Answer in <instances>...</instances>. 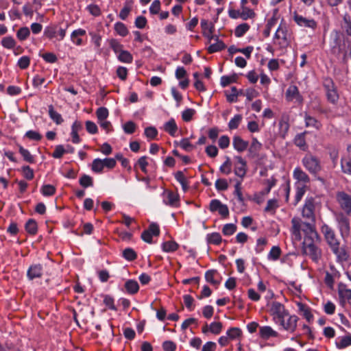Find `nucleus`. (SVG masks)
I'll return each mask as SVG.
<instances>
[{
    "mask_svg": "<svg viewBox=\"0 0 351 351\" xmlns=\"http://www.w3.org/2000/svg\"><path fill=\"white\" fill-rule=\"evenodd\" d=\"M241 93L242 91H239L235 86H232L230 90L225 91L227 100L230 103L236 102L237 101L238 95Z\"/></svg>",
    "mask_w": 351,
    "mask_h": 351,
    "instance_id": "bb28decb",
    "label": "nucleus"
},
{
    "mask_svg": "<svg viewBox=\"0 0 351 351\" xmlns=\"http://www.w3.org/2000/svg\"><path fill=\"white\" fill-rule=\"evenodd\" d=\"M236 80H237V77L235 75H232V76L223 75L221 77L220 83H221V86L225 87V86H227L228 85H229L230 84L236 82Z\"/></svg>",
    "mask_w": 351,
    "mask_h": 351,
    "instance_id": "e2e57ef3",
    "label": "nucleus"
},
{
    "mask_svg": "<svg viewBox=\"0 0 351 351\" xmlns=\"http://www.w3.org/2000/svg\"><path fill=\"white\" fill-rule=\"evenodd\" d=\"M281 250L278 246H273L268 254V259L276 261L280 257Z\"/></svg>",
    "mask_w": 351,
    "mask_h": 351,
    "instance_id": "8fccbe9b",
    "label": "nucleus"
},
{
    "mask_svg": "<svg viewBox=\"0 0 351 351\" xmlns=\"http://www.w3.org/2000/svg\"><path fill=\"white\" fill-rule=\"evenodd\" d=\"M255 15L254 11L252 9H250L247 7H243L242 11L239 14V16L243 19L247 20V19H250L254 17Z\"/></svg>",
    "mask_w": 351,
    "mask_h": 351,
    "instance_id": "de8ad7c7",
    "label": "nucleus"
},
{
    "mask_svg": "<svg viewBox=\"0 0 351 351\" xmlns=\"http://www.w3.org/2000/svg\"><path fill=\"white\" fill-rule=\"evenodd\" d=\"M49 115L57 125H60L64 121L61 114L54 110L52 105L49 106Z\"/></svg>",
    "mask_w": 351,
    "mask_h": 351,
    "instance_id": "c85d7f7f",
    "label": "nucleus"
},
{
    "mask_svg": "<svg viewBox=\"0 0 351 351\" xmlns=\"http://www.w3.org/2000/svg\"><path fill=\"white\" fill-rule=\"evenodd\" d=\"M291 232L295 239L301 240V232L304 233L302 250L304 254L308 256L313 261L317 262L321 257V250L317 246L319 242V237L314 227L310 223L302 221L299 218L294 217L291 220Z\"/></svg>",
    "mask_w": 351,
    "mask_h": 351,
    "instance_id": "f257e3e1",
    "label": "nucleus"
},
{
    "mask_svg": "<svg viewBox=\"0 0 351 351\" xmlns=\"http://www.w3.org/2000/svg\"><path fill=\"white\" fill-rule=\"evenodd\" d=\"M123 257L128 261H132L137 257L136 252L130 247L125 248L122 252Z\"/></svg>",
    "mask_w": 351,
    "mask_h": 351,
    "instance_id": "473e14b6",
    "label": "nucleus"
},
{
    "mask_svg": "<svg viewBox=\"0 0 351 351\" xmlns=\"http://www.w3.org/2000/svg\"><path fill=\"white\" fill-rule=\"evenodd\" d=\"M242 116L236 114L229 122L228 127L230 130L237 129L241 121Z\"/></svg>",
    "mask_w": 351,
    "mask_h": 351,
    "instance_id": "6e6d98bb",
    "label": "nucleus"
},
{
    "mask_svg": "<svg viewBox=\"0 0 351 351\" xmlns=\"http://www.w3.org/2000/svg\"><path fill=\"white\" fill-rule=\"evenodd\" d=\"M304 167L313 174H316L321 170L320 162L312 154H306L302 160Z\"/></svg>",
    "mask_w": 351,
    "mask_h": 351,
    "instance_id": "423d86ee",
    "label": "nucleus"
},
{
    "mask_svg": "<svg viewBox=\"0 0 351 351\" xmlns=\"http://www.w3.org/2000/svg\"><path fill=\"white\" fill-rule=\"evenodd\" d=\"M261 147L262 144L256 138H254L250 147L249 152L254 155H256L261 150Z\"/></svg>",
    "mask_w": 351,
    "mask_h": 351,
    "instance_id": "ea45409f",
    "label": "nucleus"
},
{
    "mask_svg": "<svg viewBox=\"0 0 351 351\" xmlns=\"http://www.w3.org/2000/svg\"><path fill=\"white\" fill-rule=\"evenodd\" d=\"M237 230V226L234 223L226 224L223 229L222 232L224 235L230 236L233 234Z\"/></svg>",
    "mask_w": 351,
    "mask_h": 351,
    "instance_id": "603ef678",
    "label": "nucleus"
},
{
    "mask_svg": "<svg viewBox=\"0 0 351 351\" xmlns=\"http://www.w3.org/2000/svg\"><path fill=\"white\" fill-rule=\"evenodd\" d=\"M279 127H280V135L285 138L288 130H289V125L288 123V122L287 121H280L279 123Z\"/></svg>",
    "mask_w": 351,
    "mask_h": 351,
    "instance_id": "338daca9",
    "label": "nucleus"
},
{
    "mask_svg": "<svg viewBox=\"0 0 351 351\" xmlns=\"http://www.w3.org/2000/svg\"><path fill=\"white\" fill-rule=\"evenodd\" d=\"M335 219L338 223L341 236L343 238L348 237L350 232V226L348 218L342 213H339L335 214Z\"/></svg>",
    "mask_w": 351,
    "mask_h": 351,
    "instance_id": "0eeeda50",
    "label": "nucleus"
},
{
    "mask_svg": "<svg viewBox=\"0 0 351 351\" xmlns=\"http://www.w3.org/2000/svg\"><path fill=\"white\" fill-rule=\"evenodd\" d=\"M210 332L215 334L218 335L221 332L222 330V324L221 322H212L209 325Z\"/></svg>",
    "mask_w": 351,
    "mask_h": 351,
    "instance_id": "052dcab7",
    "label": "nucleus"
},
{
    "mask_svg": "<svg viewBox=\"0 0 351 351\" xmlns=\"http://www.w3.org/2000/svg\"><path fill=\"white\" fill-rule=\"evenodd\" d=\"M162 248L165 252H172L178 248V244L175 241H167L162 243Z\"/></svg>",
    "mask_w": 351,
    "mask_h": 351,
    "instance_id": "e433bc0d",
    "label": "nucleus"
},
{
    "mask_svg": "<svg viewBox=\"0 0 351 351\" xmlns=\"http://www.w3.org/2000/svg\"><path fill=\"white\" fill-rule=\"evenodd\" d=\"M260 335L263 339H268L270 337H277L278 333L271 326H265L260 328Z\"/></svg>",
    "mask_w": 351,
    "mask_h": 351,
    "instance_id": "b1692460",
    "label": "nucleus"
},
{
    "mask_svg": "<svg viewBox=\"0 0 351 351\" xmlns=\"http://www.w3.org/2000/svg\"><path fill=\"white\" fill-rule=\"evenodd\" d=\"M125 288L129 293L134 294L138 291L139 286L136 280H129L125 282Z\"/></svg>",
    "mask_w": 351,
    "mask_h": 351,
    "instance_id": "c756f323",
    "label": "nucleus"
},
{
    "mask_svg": "<svg viewBox=\"0 0 351 351\" xmlns=\"http://www.w3.org/2000/svg\"><path fill=\"white\" fill-rule=\"evenodd\" d=\"M195 110L193 108H187L184 110L182 113V118L184 121L189 122L190 121L193 116L195 114Z\"/></svg>",
    "mask_w": 351,
    "mask_h": 351,
    "instance_id": "bf43d9fd",
    "label": "nucleus"
},
{
    "mask_svg": "<svg viewBox=\"0 0 351 351\" xmlns=\"http://www.w3.org/2000/svg\"><path fill=\"white\" fill-rule=\"evenodd\" d=\"M43 274V267L41 264H33L27 271V276L29 280L41 278Z\"/></svg>",
    "mask_w": 351,
    "mask_h": 351,
    "instance_id": "2eb2a0df",
    "label": "nucleus"
},
{
    "mask_svg": "<svg viewBox=\"0 0 351 351\" xmlns=\"http://www.w3.org/2000/svg\"><path fill=\"white\" fill-rule=\"evenodd\" d=\"M179 145L181 148H182L186 152H190L192 149H194V146L189 142V140L188 138H183L182 139Z\"/></svg>",
    "mask_w": 351,
    "mask_h": 351,
    "instance_id": "0e129e2a",
    "label": "nucleus"
},
{
    "mask_svg": "<svg viewBox=\"0 0 351 351\" xmlns=\"http://www.w3.org/2000/svg\"><path fill=\"white\" fill-rule=\"evenodd\" d=\"M250 29V25L247 23H242L237 26L234 29V35L236 37L243 36Z\"/></svg>",
    "mask_w": 351,
    "mask_h": 351,
    "instance_id": "72a5a7b5",
    "label": "nucleus"
},
{
    "mask_svg": "<svg viewBox=\"0 0 351 351\" xmlns=\"http://www.w3.org/2000/svg\"><path fill=\"white\" fill-rule=\"evenodd\" d=\"M164 130L171 136H174L178 130V127L173 119H171L164 125Z\"/></svg>",
    "mask_w": 351,
    "mask_h": 351,
    "instance_id": "cd10ccee",
    "label": "nucleus"
},
{
    "mask_svg": "<svg viewBox=\"0 0 351 351\" xmlns=\"http://www.w3.org/2000/svg\"><path fill=\"white\" fill-rule=\"evenodd\" d=\"M226 334L230 339H233L240 337L242 331L239 328L232 327L227 331Z\"/></svg>",
    "mask_w": 351,
    "mask_h": 351,
    "instance_id": "5fc2aeb1",
    "label": "nucleus"
},
{
    "mask_svg": "<svg viewBox=\"0 0 351 351\" xmlns=\"http://www.w3.org/2000/svg\"><path fill=\"white\" fill-rule=\"evenodd\" d=\"M96 114L99 121L102 120L104 121L108 117V110L106 108L100 107L97 109Z\"/></svg>",
    "mask_w": 351,
    "mask_h": 351,
    "instance_id": "13d9d810",
    "label": "nucleus"
},
{
    "mask_svg": "<svg viewBox=\"0 0 351 351\" xmlns=\"http://www.w3.org/2000/svg\"><path fill=\"white\" fill-rule=\"evenodd\" d=\"M114 30L121 36H125L128 34L126 26L121 22H117L114 24Z\"/></svg>",
    "mask_w": 351,
    "mask_h": 351,
    "instance_id": "37998d69",
    "label": "nucleus"
},
{
    "mask_svg": "<svg viewBox=\"0 0 351 351\" xmlns=\"http://www.w3.org/2000/svg\"><path fill=\"white\" fill-rule=\"evenodd\" d=\"M219 169L221 173L226 175L230 173L232 169V163L229 157H226V161L220 167Z\"/></svg>",
    "mask_w": 351,
    "mask_h": 351,
    "instance_id": "49530a36",
    "label": "nucleus"
},
{
    "mask_svg": "<svg viewBox=\"0 0 351 351\" xmlns=\"http://www.w3.org/2000/svg\"><path fill=\"white\" fill-rule=\"evenodd\" d=\"M287 100L289 101H295L301 104L303 101L302 97L299 93L298 88L295 85L289 86L285 93Z\"/></svg>",
    "mask_w": 351,
    "mask_h": 351,
    "instance_id": "ddd939ff",
    "label": "nucleus"
},
{
    "mask_svg": "<svg viewBox=\"0 0 351 351\" xmlns=\"http://www.w3.org/2000/svg\"><path fill=\"white\" fill-rule=\"evenodd\" d=\"M267 306L269 308V314L272 316L273 321L275 324L278 322L281 319L286 318L289 313L285 306L279 302H271L269 303Z\"/></svg>",
    "mask_w": 351,
    "mask_h": 351,
    "instance_id": "7ed1b4c3",
    "label": "nucleus"
},
{
    "mask_svg": "<svg viewBox=\"0 0 351 351\" xmlns=\"http://www.w3.org/2000/svg\"><path fill=\"white\" fill-rule=\"evenodd\" d=\"M315 204L313 198H307L302 209V216L308 219H314Z\"/></svg>",
    "mask_w": 351,
    "mask_h": 351,
    "instance_id": "4468645a",
    "label": "nucleus"
},
{
    "mask_svg": "<svg viewBox=\"0 0 351 351\" xmlns=\"http://www.w3.org/2000/svg\"><path fill=\"white\" fill-rule=\"evenodd\" d=\"M324 86L328 100L332 104L337 102L339 99V94L333 82L330 79H327L324 81Z\"/></svg>",
    "mask_w": 351,
    "mask_h": 351,
    "instance_id": "1a4fd4ad",
    "label": "nucleus"
},
{
    "mask_svg": "<svg viewBox=\"0 0 351 351\" xmlns=\"http://www.w3.org/2000/svg\"><path fill=\"white\" fill-rule=\"evenodd\" d=\"M218 274L216 270L212 269L208 270L205 274L206 280L211 285L217 287L220 284V280L215 278V276Z\"/></svg>",
    "mask_w": 351,
    "mask_h": 351,
    "instance_id": "a878e982",
    "label": "nucleus"
},
{
    "mask_svg": "<svg viewBox=\"0 0 351 351\" xmlns=\"http://www.w3.org/2000/svg\"><path fill=\"white\" fill-rule=\"evenodd\" d=\"M104 165L102 160L100 158H96L93 160L92 162L91 169L95 173H101L104 169Z\"/></svg>",
    "mask_w": 351,
    "mask_h": 351,
    "instance_id": "c03bdc74",
    "label": "nucleus"
},
{
    "mask_svg": "<svg viewBox=\"0 0 351 351\" xmlns=\"http://www.w3.org/2000/svg\"><path fill=\"white\" fill-rule=\"evenodd\" d=\"M322 232L328 244L331 247L333 252L340 258L346 259V254L343 249L339 247V242L336 237L333 230L328 225H323Z\"/></svg>",
    "mask_w": 351,
    "mask_h": 351,
    "instance_id": "f03ea898",
    "label": "nucleus"
},
{
    "mask_svg": "<svg viewBox=\"0 0 351 351\" xmlns=\"http://www.w3.org/2000/svg\"><path fill=\"white\" fill-rule=\"evenodd\" d=\"M278 207V201L276 199H271L267 201V206L265 208L266 212H273Z\"/></svg>",
    "mask_w": 351,
    "mask_h": 351,
    "instance_id": "69168bd1",
    "label": "nucleus"
},
{
    "mask_svg": "<svg viewBox=\"0 0 351 351\" xmlns=\"http://www.w3.org/2000/svg\"><path fill=\"white\" fill-rule=\"evenodd\" d=\"M338 293L341 304L344 306L346 303L351 304V289L346 285L339 283L338 285Z\"/></svg>",
    "mask_w": 351,
    "mask_h": 351,
    "instance_id": "9d476101",
    "label": "nucleus"
},
{
    "mask_svg": "<svg viewBox=\"0 0 351 351\" xmlns=\"http://www.w3.org/2000/svg\"><path fill=\"white\" fill-rule=\"evenodd\" d=\"M86 34V31L83 29H77L74 30L71 34V41L77 46L82 45V40L80 36Z\"/></svg>",
    "mask_w": 351,
    "mask_h": 351,
    "instance_id": "5701e85b",
    "label": "nucleus"
},
{
    "mask_svg": "<svg viewBox=\"0 0 351 351\" xmlns=\"http://www.w3.org/2000/svg\"><path fill=\"white\" fill-rule=\"evenodd\" d=\"M232 145L236 150L242 152L247 149L248 143L243 140L240 136H235L233 138Z\"/></svg>",
    "mask_w": 351,
    "mask_h": 351,
    "instance_id": "4be33fe9",
    "label": "nucleus"
},
{
    "mask_svg": "<svg viewBox=\"0 0 351 351\" xmlns=\"http://www.w3.org/2000/svg\"><path fill=\"white\" fill-rule=\"evenodd\" d=\"M160 234L159 227L156 223H152L149 225L147 230L143 232L141 234V239L148 243H151L152 241L153 236H158Z\"/></svg>",
    "mask_w": 351,
    "mask_h": 351,
    "instance_id": "9b49d317",
    "label": "nucleus"
},
{
    "mask_svg": "<svg viewBox=\"0 0 351 351\" xmlns=\"http://www.w3.org/2000/svg\"><path fill=\"white\" fill-rule=\"evenodd\" d=\"M30 34V31L28 27H24L20 28L17 33L16 36L20 40H24L27 38Z\"/></svg>",
    "mask_w": 351,
    "mask_h": 351,
    "instance_id": "864d4df0",
    "label": "nucleus"
},
{
    "mask_svg": "<svg viewBox=\"0 0 351 351\" xmlns=\"http://www.w3.org/2000/svg\"><path fill=\"white\" fill-rule=\"evenodd\" d=\"M306 186L301 185L300 184H297L296 186V193L295 196V204H297L304 196L306 192Z\"/></svg>",
    "mask_w": 351,
    "mask_h": 351,
    "instance_id": "c9c22d12",
    "label": "nucleus"
},
{
    "mask_svg": "<svg viewBox=\"0 0 351 351\" xmlns=\"http://www.w3.org/2000/svg\"><path fill=\"white\" fill-rule=\"evenodd\" d=\"M207 242L210 244L219 245L221 242V237L218 232H213L206 236Z\"/></svg>",
    "mask_w": 351,
    "mask_h": 351,
    "instance_id": "2f4dec72",
    "label": "nucleus"
},
{
    "mask_svg": "<svg viewBox=\"0 0 351 351\" xmlns=\"http://www.w3.org/2000/svg\"><path fill=\"white\" fill-rule=\"evenodd\" d=\"M1 44L7 49H12L16 45V41L12 36H6L2 39Z\"/></svg>",
    "mask_w": 351,
    "mask_h": 351,
    "instance_id": "09e8293b",
    "label": "nucleus"
},
{
    "mask_svg": "<svg viewBox=\"0 0 351 351\" xmlns=\"http://www.w3.org/2000/svg\"><path fill=\"white\" fill-rule=\"evenodd\" d=\"M294 143L301 149L305 150L307 148L305 141V133H300L297 134L294 138Z\"/></svg>",
    "mask_w": 351,
    "mask_h": 351,
    "instance_id": "7c9ffc66",
    "label": "nucleus"
},
{
    "mask_svg": "<svg viewBox=\"0 0 351 351\" xmlns=\"http://www.w3.org/2000/svg\"><path fill=\"white\" fill-rule=\"evenodd\" d=\"M79 182L80 185L84 188L90 187L93 185V178L86 174H84L80 178Z\"/></svg>",
    "mask_w": 351,
    "mask_h": 351,
    "instance_id": "79ce46f5",
    "label": "nucleus"
},
{
    "mask_svg": "<svg viewBox=\"0 0 351 351\" xmlns=\"http://www.w3.org/2000/svg\"><path fill=\"white\" fill-rule=\"evenodd\" d=\"M213 40L215 41V43L210 45L208 47L207 50L208 53H213L226 48V45L221 40H219L218 36L215 37Z\"/></svg>",
    "mask_w": 351,
    "mask_h": 351,
    "instance_id": "393cba45",
    "label": "nucleus"
},
{
    "mask_svg": "<svg viewBox=\"0 0 351 351\" xmlns=\"http://www.w3.org/2000/svg\"><path fill=\"white\" fill-rule=\"evenodd\" d=\"M118 59L122 62L131 63L133 60V57L129 51L122 50L118 56Z\"/></svg>",
    "mask_w": 351,
    "mask_h": 351,
    "instance_id": "f704fd0d",
    "label": "nucleus"
},
{
    "mask_svg": "<svg viewBox=\"0 0 351 351\" xmlns=\"http://www.w3.org/2000/svg\"><path fill=\"white\" fill-rule=\"evenodd\" d=\"M19 153L23 156V159L29 163H33L34 162V156L30 154V152L23 147L22 146H19Z\"/></svg>",
    "mask_w": 351,
    "mask_h": 351,
    "instance_id": "4c0bfd02",
    "label": "nucleus"
},
{
    "mask_svg": "<svg viewBox=\"0 0 351 351\" xmlns=\"http://www.w3.org/2000/svg\"><path fill=\"white\" fill-rule=\"evenodd\" d=\"M201 27L202 29L203 35L208 39L210 42L212 39H214L217 36L213 35L214 31V25L207 20L202 19L201 21Z\"/></svg>",
    "mask_w": 351,
    "mask_h": 351,
    "instance_id": "dca6fc26",
    "label": "nucleus"
},
{
    "mask_svg": "<svg viewBox=\"0 0 351 351\" xmlns=\"http://www.w3.org/2000/svg\"><path fill=\"white\" fill-rule=\"evenodd\" d=\"M145 135L150 140L156 138L158 135V131L154 127H147L145 129Z\"/></svg>",
    "mask_w": 351,
    "mask_h": 351,
    "instance_id": "4d7b16f0",
    "label": "nucleus"
},
{
    "mask_svg": "<svg viewBox=\"0 0 351 351\" xmlns=\"http://www.w3.org/2000/svg\"><path fill=\"white\" fill-rule=\"evenodd\" d=\"M178 201L177 195L173 192H169L167 199L165 200V203L170 206H175Z\"/></svg>",
    "mask_w": 351,
    "mask_h": 351,
    "instance_id": "680f3d73",
    "label": "nucleus"
},
{
    "mask_svg": "<svg viewBox=\"0 0 351 351\" xmlns=\"http://www.w3.org/2000/svg\"><path fill=\"white\" fill-rule=\"evenodd\" d=\"M82 129V125L80 121H75L71 126V136L72 137V142L77 144L80 142V138L78 132Z\"/></svg>",
    "mask_w": 351,
    "mask_h": 351,
    "instance_id": "412c9836",
    "label": "nucleus"
},
{
    "mask_svg": "<svg viewBox=\"0 0 351 351\" xmlns=\"http://www.w3.org/2000/svg\"><path fill=\"white\" fill-rule=\"evenodd\" d=\"M335 346L338 349H344L351 346V334L348 333L343 336H340L335 339Z\"/></svg>",
    "mask_w": 351,
    "mask_h": 351,
    "instance_id": "aec40b11",
    "label": "nucleus"
},
{
    "mask_svg": "<svg viewBox=\"0 0 351 351\" xmlns=\"http://www.w3.org/2000/svg\"><path fill=\"white\" fill-rule=\"evenodd\" d=\"M298 319V316L289 313L286 318L281 319L276 324L280 326L285 330L293 333L297 328Z\"/></svg>",
    "mask_w": 351,
    "mask_h": 351,
    "instance_id": "39448f33",
    "label": "nucleus"
},
{
    "mask_svg": "<svg viewBox=\"0 0 351 351\" xmlns=\"http://www.w3.org/2000/svg\"><path fill=\"white\" fill-rule=\"evenodd\" d=\"M40 191L44 196H51L55 193L56 188L51 184H45L42 186Z\"/></svg>",
    "mask_w": 351,
    "mask_h": 351,
    "instance_id": "a18cd8bd",
    "label": "nucleus"
},
{
    "mask_svg": "<svg viewBox=\"0 0 351 351\" xmlns=\"http://www.w3.org/2000/svg\"><path fill=\"white\" fill-rule=\"evenodd\" d=\"M336 199L340 208L347 214H351V196L343 191L338 192Z\"/></svg>",
    "mask_w": 351,
    "mask_h": 351,
    "instance_id": "6e6552de",
    "label": "nucleus"
},
{
    "mask_svg": "<svg viewBox=\"0 0 351 351\" xmlns=\"http://www.w3.org/2000/svg\"><path fill=\"white\" fill-rule=\"evenodd\" d=\"M234 158L237 161L234 168V173L243 178L246 173V162L241 156H235Z\"/></svg>",
    "mask_w": 351,
    "mask_h": 351,
    "instance_id": "6ab92c4d",
    "label": "nucleus"
},
{
    "mask_svg": "<svg viewBox=\"0 0 351 351\" xmlns=\"http://www.w3.org/2000/svg\"><path fill=\"white\" fill-rule=\"evenodd\" d=\"M25 230L28 233L35 234L38 230L36 222L33 219H29L25 223Z\"/></svg>",
    "mask_w": 351,
    "mask_h": 351,
    "instance_id": "58836bf2",
    "label": "nucleus"
},
{
    "mask_svg": "<svg viewBox=\"0 0 351 351\" xmlns=\"http://www.w3.org/2000/svg\"><path fill=\"white\" fill-rule=\"evenodd\" d=\"M274 39L277 40L276 44L281 48H285L289 45V35L286 25H279L275 33Z\"/></svg>",
    "mask_w": 351,
    "mask_h": 351,
    "instance_id": "20e7f679",
    "label": "nucleus"
},
{
    "mask_svg": "<svg viewBox=\"0 0 351 351\" xmlns=\"http://www.w3.org/2000/svg\"><path fill=\"white\" fill-rule=\"evenodd\" d=\"M337 274L336 273L330 274L329 272L326 273L324 282L326 285L330 289L333 288L334 282H335V278Z\"/></svg>",
    "mask_w": 351,
    "mask_h": 351,
    "instance_id": "3c124183",
    "label": "nucleus"
},
{
    "mask_svg": "<svg viewBox=\"0 0 351 351\" xmlns=\"http://www.w3.org/2000/svg\"><path fill=\"white\" fill-rule=\"evenodd\" d=\"M293 176L298 181V184L306 186L310 182L308 176L300 167H296L293 172Z\"/></svg>",
    "mask_w": 351,
    "mask_h": 351,
    "instance_id": "a211bd4d",
    "label": "nucleus"
},
{
    "mask_svg": "<svg viewBox=\"0 0 351 351\" xmlns=\"http://www.w3.org/2000/svg\"><path fill=\"white\" fill-rule=\"evenodd\" d=\"M30 63V59L28 56H24L19 58L18 61V66L22 69H27Z\"/></svg>",
    "mask_w": 351,
    "mask_h": 351,
    "instance_id": "774afa93",
    "label": "nucleus"
},
{
    "mask_svg": "<svg viewBox=\"0 0 351 351\" xmlns=\"http://www.w3.org/2000/svg\"><path fill=\"white\" fill-rule=\"evenodd\" d=\"M341 166L343 173L351 174V145L348 147L347 154L341 158Z\"/></svg>",
    "mask_w": 351,
    "mask_h": 351,
    "instance_id": "f3484780",
    "label": "nucleus"
},
{
    "mask_svg": "<svg viewBox=\"0 0 351 351\" xmlns=\"http://www.w3.org/2000/svg\"><path fill=\"white\" fill-rule=\"evenodd\" d=\"M293 19L295 22L300 27H308L313 29H315L317 27V23L315 20L304 17L296 13L294 14Z\"/></svg>",
    "mask_w": 351,
    "mask_h": 351,
    "instance_id": "f8f14e48",
    "label": "nucleus"
},
{
    "mask_svg": "<svg viewBox=\"0 0 351 351\" xmlns=\"http://www.w3.org/2000/svg\"><path fill=\"white\" fill-rule=\"evenodd\" d=\"M304 119L306 127H313L316 129L321 127V124L314 117L306 114Z\"/></svg>",
    "mask_w": 351,
    "mask_h": 351,
    "instance_id": "a19ab883",
    "label": "nucleus"
}]
</instances>
